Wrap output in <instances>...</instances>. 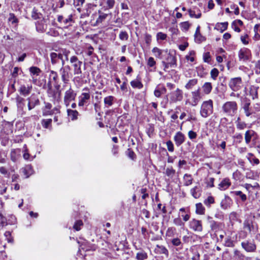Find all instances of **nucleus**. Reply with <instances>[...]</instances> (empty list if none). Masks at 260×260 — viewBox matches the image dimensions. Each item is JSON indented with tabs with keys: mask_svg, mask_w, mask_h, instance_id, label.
Here are the masks:
<instances>
[{
	"mask_svg": "<svg viewBox=\"0 0 260 260\" xmlns=\"http://www.w3.org/2000/svg\"><path fill=\"white\" fill-rule=\"evenodd\" d=\"M53 87L51 81H49L46 85V92L50 101L54 105L59 104L61 100L60 85L59 83L55 84Z\"/></svg>",
	"mask_w": 260,
	"mask_h": 260,
	"instance_id": "f257e3e1",
	"label": "nucleus"
},
{
	"mask_svg": "<svg viewBox=\"0 0 260 260\" xmlns=\"http://www.w3.org/2000/svg\"><path fill=\"white\" fill-rule=\"evenodd\" d=\"M213 112V102L212 100L204 101L201 105L200 114L203 118H207Z\"/></svg>",
	"mask_w": 260,
	"mask_h": 260,
	"instance_id": "f03ea898",
	"label": "nucleus"
},
{
	"mask_svg": "<svg viewBox=\"0 0 260 260\" xmlns=\"http://www.w3.org/2000/svg\"><path fill=\"white\" fill-rule=\"evenodd\" d=\"M222 110L226 115L233 116L237 112V103L235 101L226 102L222 105Z\"/></svg>",
	"mask_w": 260,
	"mask_h": 260,
	"instance_id": "7ed1b4c3",
	"label": "nucleus"
},
{
	"mask_svg": "<svg viewBox=\"0 0 260 260\" xmlns=\"http://www.w3.org/2000/svg\"><path fill=\"white\" fill-rule=\"evenodd\" d=\"M258 138L257 133L252 129L247 130L244 134L245 141L247 145H249L252 142V144L255 145Z\"/></svg>",
	"mask_w": 260,
	"mask_h": 260,
	"instance_id": "20e7f679",
	"label": "nucleus"
},
{
	"mask_svg": "<svg viewBox=\"0 0 260 260\" xmlns=\"http://www.w3.org/2000/svg\"><path fill=\"white\" fill-rule=\"evenodd\" d=\"M203 96V94L199 87L197 89L191 92V100L189 102V105L192 106H197Z\"/></svg>",
	"mask_w": 260,
	"mask_h": 260,
	"instance_id": "39448f33",
	"label": "nucleus"
},
{
	"mask_svg": "<svg viewBox=\"0 0 260 260\" xmlns=\"http://www.w3.org/2000/svg\"><path fill=\"white\" fill-rule=\"evenodd\" d=\"M71 68L69 66L67 65L64 67H62L59 70V74L61 76V79L63 83V87L68 84L70 81V72Z\"/></svg>",
	"mask_w": 260,
	"mask_h": 260,
	"instance_id": "423d86ee",
	"label": "nucleus"
},
{
	"mask_svg": "<svg viewBox=\"0 0 260 260\" xmlns=\"http://www.w3.org/2000/svg\"><path fill=\"white\" fill-rule=\"evenodd\" d=\"M83 91L85 92H82L78 97V106L79 107H83L85 105H87L90 98L89 89L88 87L84 88Z\"/></svg>",
	"mask_w": 260,
	"mask_h": 260,
	"instance_id": "0eeeda50",
	"label": "nucleus"
},
{
	"mask_svg": "<svg viewBox=\"0 0 260 260\" xmlns=\"http://www.w3.org/2000/svg\"><path fill=\"white\" fill-rule=\"evenodd\" d=\"M242 247L248 252H254L256 249V245L253 239H248L241 243Z\"/></svg>",
	"mask_w": 260,
	"mask_h": 260,
	"instance_id": "6e6552de",
	"label": "nucleus"
},
{
	"mask_svg": "<svg viewBox=\"0 0 260 260\" xmlns=\"http://www.w3.org/2000/svg\"><path fill=\"white\" fill-rule=\"evenodd\" d=\"M241 108L244 110L246 117H249L255 113L251 106L250 100L247 98H245L243 100L241 104Z\"/></svg>",
	"mask_w": 260,
	"mask_h": 260,
	"instance_id": "1a4fd4ad",
	"label": "nucleus"
},
{
	"mask_svg": "<svg viewBox=\"0 0 260 260\" xmlns=\"http://www.w3.org/2000/svg\"><path fill=\"white\" fill-rule=\"evenodd\" d=\"M169 96L170 103H176L183 100V91L179 88H177L175 91L171 92Z\"/></svg>",
	"mask_w": 260,
	"mask_h": 260,
	"instance_id": "9d476101",
	"label": "nucleus"
},
{
	"mask_svg": "<svg viewBox=\"0 0 260 260\" xmlns=\"http://www.w3.org/2000/svg\"><path fill=\"white\" fill-rule=\"evenodd\" d=\"M251 51L248 48H241L238 52V57L240 61H247L251 59Z\"/></svg>",
	"mask_w": 260,
	"mask_h": 260,
	"instance_id": "9b49d317",
	"label": "nucleus"
},
{
	"mask_svg": "<svg viewBox=\"0 0 260 260\" xmlns=\"http://www.w3.org/2000/svg\"><path fill=\"white\" fill-rule=\"evenodd\" d=\"M70 60L74 68V75H81L82 74L81 67L82 62L79 60L78 58L76 56H72L70 58Z\"/></svg>",
	"mask_w": 260,
	"mask_h": 260,
	"instance_id": "f8f14e48",
	"label": "nucleus"
},
{
	"mask_svg": "<svg viewBox=\"0 0 260 260\" xmlns=\"http://www.w3.org/2000/svg\"><path fill=\"white\" fill-rule=\"evenodd\" d=\"M76 95V92L70 86L69 89L66 91L63 98L64 103L67 106L69 105L70 102L75 100Z\"/></svg>",
	"mask_w": 260,
	"mask_h": 260,
	"instance_id": "ddd939ff",
	"label": "nucleus"
},
{
	"mask_svg": "<svg viewBox=\"0 0 260 260\" xmlns=\"http://www.w3.org/2000/svg\"><path fill=\"white\" fill-rule=\"evenodd\" d=\"M253 218L254 216L252 217L251 215H247L243 222V228L249 234H250L254 230Z\"/></svg>",
	"mask_w": 260,
	"mask_h": 260,
	"instance_id": "4468645a",
	"label": "nucleus"
},
{
	"mask_svg": "<svg viewBox=\"0 0 260 260\" xmlns=\"http://www.w3.org/2000/svg\"><path fill=\"white\" fill-rule=\"evenodd\" d=\"M229 87L234 91H237L242 86V81L241 77H236L231 79L229 83Z\"/></svg>",
	"mask_w": 260,
	"mask_h": 260,
	"instance_id": "2eb2a0df",
	"label": "nucleus"
},
{
	"mask_svg": "<svg viewBox=\"0 0 260 260\" xmlns=\"http://www.w3.org/2000/svg\"><path fill=\"white\" fill-rule=\"evenodd\" d=\"M189 227L191 230L196 232H201L203 229L202 220L195 218L192 219L189 221Z\"/></svg>",
	"mask_w": 260,
	"mask_h": 260,
	"instance_id": "dca6fc26",
	"label": "nucleus"
},
{
	"mask_svg": "<svg viewBox=\"0 0 260 260\" xmlns=\"http://www.w3.org/2000/svg\"><path fill=\"white\" fill-rule=\"evenodd\" d=\"M50 20L48 18H43L42 19L38 21L36 23V29L38 32H45L48 27Z\"/></svg>",
	"mask_w": 260,
	"mask_h": 260,
	"instance_id": "f3484780",
	"label": "nucleus"
},
{
	"mask_svg": "<svg viewBox=\"0 0 260 260\" xmlns=\"http://www.w3.org/2000/svg\"><path fill=\"white\" fill-rule=\"evenodd\" d=\"M185 136L181 132H177L174 136V141L177 147L181 146L185 142Z\"/></svg>",
	"mask_w": 260,
	"mask_h": 260,
	"instance_id": "a211bd4d",
	"label": "nucleus"
},
{
	"mask_svg": "<svg viewBox=\"0 0 260 260\" xmlns=\"http://www.w3.org/2000/svg\"><path fill=\"white\" fill-rule=\"evenodd\" d=\"M78 243L80 244V249H82L85 251L95 250V246L85 240L82 242L79 241Z\"/></svg>",
	"mask_w": 260,
	"mask_h": 260,
	"instance_id": "6ab92c4d",
	"label": "nucleus"
},
{
	"mask_svg": "<svg viewBox=\"0 0 260 260\" xmlns=\"http://www.w3.org/2000/svg\"><path fill=\"white\" fill-rule=\"evenodd\" d=\"M207 221L210 224L211 230L213 231L217 232L221 226V223L215 221L211 216H208L207 217Z\"/></svg>",
	"mask_w": 260,
	"mask_h": 260,
	"instance_id": "aec40b11",
	"label": "nucleus"
},
{
	"mask_svg": "<svg viewBox=\"0 0 260 260\" xmlns=\"http://www.w3.org/2000/svg\"><path fill=\"white\" fill-rule=\"evenodd\" d=\"M165 52L167 53V56L166 58V62H168L172 68H175L177 66V59L175 56L171 53H168V50Z\"/></svg>",
	"mask_w": 260,
	"mask_h": 260,
	"instance_id": "412c9836",
	"label": "nucleus"
},
{
	"mask_svg": "<svg viewBox=\"0 0 260 260\" xmlns=\"http://www.w3.org/2000/svg\"><path fill=\"white\" fill-rule=\"evenodd\" d=\"M98 13L99 14V16L96 18L95 22L93 24V25L94 26H98L99 24L102 23L106 19L109 15V14L104 13L101 10H99ZM109 15H111V13L109 14Z\"/></svg>",
	"mask_w": 260,
	"mask_h": 260,
	"instance_id": "4be33fe9",
	"label": "nucleus"
},
{
	"mask_svg": "<svg viewBox=\"0 0 260 260\" xmlns=\"http://www.w3.org/2000/svg\"><path fill=\"white\" fill-rule=\"evenodd\" d=\"M231 185V182L229 178H224L218 184V188L220 190H225L227 189Z\"/></svg>",
	"mask_w": 260,
	"mask_h": 260,
	"instance_id": "5701e85b",
	"label": "nucleus"
},
{
	"mask_svg": "<svg viewBox=\"0 0 260 260\" xmlns=\"http://www.w3.org/2000/svg\"><path fill=\"white\" fill-rule=\"evenodd\" d=\"M27 100L28 101V109L29 110H31L40 104V100L37 98L31 97V98H27Z\"/></svg>",
	"mask_w": 260,
	"mask_h": 260,
	"instance_id": "b1692460",
	"label": "nucleus"
},
{
	"mask_svg": "<svg viewBox=\"0 0 260 260\" xmlns=\"http://www.w3.org/2000/svg\"><path fill=\"white\" fill-rule=\"evenodd\" d=\"M154 251L156 253L161 254H164L167 257H168L169 252L167 248L163 245H157L154 249Z\"/></svg>",
	"mask_w": 260,
	"mask_h": 260,
	"instance_id": "393cba45",
	"label": "nucleus"
},
{
	"mask_svg": "<svg viewBox=\"0 0 260 260\" xmlns=\"http://www.w3.org/2000/svg\"><path fill=\"white\" fill-rule=\"evenodd\" d=\"M232 203V200L231 198L226 195H225L224 198L221 201L220 207L223 209H226L230 207Z\"/></svg>",
	"mask_w": 260,
	"mask_h": 260,
	"instance_id": "a878e982",
	"label": "nucleus"
},
{
	"mask_svg": "<svg viewBox=\"0 0 260 260\" xmlns=\"http://www.w3.org/2000/svg\"><path fill=\"white\" fill-rule=\"evenodd\" d=\"M202 93L204 94L208 95L210 94L212 90V85L210 82H205L202 86Z\"/></svg>",
	"mask_w": 260,
	"mask_h": 260,
	"instance_id": "bb28decb",
	"label": "nucleus"
},
{
	"mask_svg": "<svg viewBox=\"0 0 260 260\" xmlns=\"http://www.w3.org/2000/svg\"><path fill=\"white\" fill-rule=\"evenodd\" d=\"M31 89V86L26 87L24 85H22L20 87L18 91L21 95L26 96L30 94Z\"/></svg>",
	"mask_w": 260,
	"mask_h": 260,
	"instance_id": "cd10ccee",
	"label": "nucleus"
},
{
	"mask_svg": "<svg viewBox=\"0 0 260 260\" xmlns=\"http://www.w3.org/2000/svg\"><path fill=\"white\" fill-rule=\"evenodd\" d=\"M236 128L239 131L244 130L247 127V124L244 121H242L240 117H238L235 121Z\"/></svg>",
	"mask_w": 260,
	"mask_h": 260,
	"instance_id": "c85d7f7f",
	"label": "nucleus"
},
{
	"mask_svg": "<svg viewBox=\"0 0 260 260\" xmlns=\"http://www.w3.org/2000/svg\"><path fill=\"white\" fill-rule=\"evenodd\" d=\"M192 196L196 199L199 198L202 194V188L200 186H196L190 190Z\"/></svg>",
	"mask_w": 260,
	"mask_h": 260,
	"instance_id": "c756f323",
	"label": "nucleus"
},
{
	"mask_svg": "<svg viewBox=\"0 0 260 260\" xmlns=\"http://www.w3.org/2000/svg\"><path fill=\"white\" fill-rule=\"evenodd\" d=\"M130 83L131 85L134 88L141 89L143 87V85L141 81V79L138 76L136 79L132 80Z\"/></svg>",
	"mask_w": 260,
	"mask_h": 260,
	"instance_id": "7c9ffc66",
	"label": "nucleus"
},
{
	"mask_svg": "<svg viewBox=\"0 0 260 260\" xmlns=\"http://www.w3.org/2000/svg\"><path fill=\"white\" fill-rule=\"evenodd\" d=\"M230 193L233 196H238L241 199L242 202H244L247 200V196L245 194L243 193L241 191L235 190L231 191Z\"/></svg>",
	"mask_w": 260,
	"mask_h": 260,
	"instance_id": "2f4dec72",
	"label": "nucleus"
},
{
	"mask_svg": "<svg viewBox=\"0 0 260 260\" xmlns=\"http://www.w3.org/2000/svg\"><path fill=\"white\" fill-rule=\"evenodd\" d=\"M247 158L250 162L253 165H257L259 164V159L257 158L252 153H248L247 155Z\"/></svg>",
	"mask_w": 260,
	"mask_h": 260,
	"instance_id": "473e14b6",
	"label": "nucleus"
},
{
	"mask_svg": "<svg viewBox=\"0 0 260 260\" xmlns=\"http://www.w3.org/2000/svg\"><path fill=\"white\" fill-rule=\"evenodd\" d=\"M115 98L112 95L106 96L104 98V102L105 107L108 108L113 104Z\"/></svg>",
	"mask_w": 260,
	"mask_h": 260,
	"instance_id": "72a5a7b5",
	"label": "nucleus"
},
{
	"mask_svg": "<svg viewBox=\"0 0 260 260\" xmlns=\"http://www.w3.org/2000/svg\"><path fill=\"white\" fill-rule=\"evenodd\" d=\"M198 79L194 78L190 79L185 84V88L187 90H190L198 84Z\"/></svg>",
	"mask_w": 260,
	"mask_h": 260,
	"instance_id": "f704fd0d",
	"label": "nucleus"
},
{
	"mask_svg": "<svg viewBox=\"0 0 260 260\" xmlns=\"http://www.w3.org/2000/svg\"><path fill=\"white\" fill-rule=\"evenodd\" d=\"M228 26V22H222V23H217L216 24L215 27V29H216L218 30H219L220 32H222L224 30H225Z\"/></svg>",
	"mask_w": 260,
	"mask_h": 260,
	"instance_id": "c9c22d12",
	"label": "nucleus"
},
{
	"mask_svg": "<svg viewBox=\"0 0 260 260\" xmlns=\"http://www.w3.org/2000/svg\"><path fill=\"white\" fill-rule=\"evenodd\" d=\"M259 89L258 87L252 86L250 88V95L252 97L253 100L256 99L258 98V92L257 90Z\"/></svg>",
	"mask_w": 260,
	"mask_h": 260,
	"instance_id": "e433bc0d",
	"label": "nucleus"
},
{
	"mask_svg": "<svg viewBox=\"0 0 260 260\" xmlns=\"http://www.w3.org/2000/svg\"><path fill=\"white\" fill-rule=\"evenodd\" d=\"M67 112L68 116L71 118L72 120L77 119L79 113L77 110L68 109Z\"/></svg>",
	"mask_w": 260,
	"mask_h": 260,
	"instance_id": "4c0bfd02",
	"label": "nucleus"
},
{
	"mask_svg": "<svg viewBox=\"0 0 260 260\" xmlns=\"http://www.w3.org/2000/svg\"><path fill=\"white\" fill-rule=\"evenodd\" d=\"M234 254L237 260H251V257L245 256L238 250H235Z\"/></svg>",
	"mask_w": 260,
	"mask_h": 260,
	"instance_id": "58836bf2",
	"label": "nucleus"
},
{
	"mask_svg": "<svg viewBox=\"0 0 260 260\" xmlns=\"http://www.w3.org/2000/svg\"><path fill=\"white\" fill-rule=\"evenodd\" d=\"M16 101L17 108L18 109H22L24 106V99L17 95L16 97Z\"/></svg>",
	"mask_w": 260,
	"mask_h": 260,
	"instance_id": "ea45409f",
	"label": "nucleus"
},
{
	"mask_svg": "<svg viewBox=\"0 0 260 260\" xmlns=\"http://www.w3.org/2000/svg\"><path fill=\"white\" fill-rule=\"evenodd\" d=\"M184 185L185 186H188L192 184L193 178L190 174H185L183 177Z\"/></svg>",
	"mask_w": 260,
	"mask_h": 260,
	"instance_id": "a19ab883",
	"label": "nucleus"
},
{
	"mask_svg": "<svg viewBox=\"0 0 260 260\" xmlns=\"http://www.w3.org/2000/svg\"><path fill=\"white\" fill-rule=\"evenodd\" d=\"M147 258V253L144 250H141L136 254V258L137 260H145Z\"/></svg>",
	"mask_w": 260,
	"mask_h": 260,
	"instance_id": "79ce46f5",
	"label": "nucleus"
},
{
	"mask_svg": "<svg viewBox=\"0 0 260 260\" xmlns=\"http://www.w3.org/2000/svg\"><path fill=\"white\" fill-rule=\"evenodd\" d=\"M115 4V0H107L105 2V4L103 7L105 11L112 9Z\"/></svg>",
	"mask_w": 260,
	"mask_h": 260,
	"instance_id": "37998d69",
	"label": "nucleus"
},
{
	"mask_svg": "<svg viewBox=\"0 0 260 260\" xmlns=\"http://www.w3.org/2000/svg\"><path fill=\"white\" fill-rule=\"evenodd\" d=\"M165 173L170 178H173L175 175L176 171L172 167H168L166 168Z\"/></svg>",
	"mask_w": 260,
	"mask_h": 260,
	"instance_id": "c03bdc74",
	"label": "nucleus"
},
{
	"mask_svg": "<svg viewBox=\"0 0 260 260\" xmlns=\"http://www.w3.org/2000/svg\"><path fill=\"white\" fill-rule=\"evenodd\" d=\"M72 15H70L67 18H63L62 24L66 27H68L72 25V24L74 22V20L72 18Z\"/></svg>",
	"mask_w": 260,
	"mask_h": 260,
	"instance_id": "a18cd8bd",
	"label": "nucleus"
},
{
	"mask_svg": "<svg viewBox=\"0 0 260 260\" xmlns=\"http://www.w3.org/2000/svg\"><path fill=\"white\" fill-rule=\"evenodd\" d=\"M51 79H52L53 81L54 82L55 84L58 83V76L57 73L53 70L50 71V74H49L50 80Z\"/></svg>",
	"mask_w": 260,
	"mask_h": 260,
	"instance_id": "49530a36",
	"label": "nucleus"
},
{
	"mask_svg": "<svg viewBox=\"0 0 260 260\" xmlns=\"http://www.w3.org/2000/svg\"><path fill=\"white\" fill-rule=\"evenodd\" d=\"M29 71L31 75L39 76L41 73V70L37 67H31L29 69Z\"/></svg>",
	"mask_w": 260,
	"mask_h": 260,
	"instance_id": "de8ad7c7",
	"label": "nucleus"
},
{
	"mask_svg": "<svg viewBox=\"0 0 260 260\" xmlns=\"http://www.w3.org/2000/svg\"><path fill=\"white\" fill-rule=\"evenodd\" d=\"M196 213L198 214L202 215L204 214L205 208L202 203H199L196 204Z\"/></svg>",
	"mask_w": 260,
	"mask_h": 260,
	"instance_id": "09e8293b",
	"label": "nucleus"
},
{
	"mask_svg": "<svg viewBox=\"0 0 260 260\" xmlns=\"http://www.w3.org/2000/svg\"><path fill=\"white\" fill-rule=\"evenodd\" d=\"M8 21L11 22L12 24H17L19 22L18 19L17 18L14 13H10L9 14Z\"/></svg>",
	"mask_w": 260,
	"mask_h": 260,
	"instance_id": "8fccbe9b",
	"label": "nucleus"
},
{
	"mask_svg": "<svg viewBox=\"0 0 260 260\" xmlns=\"http://www.w3.org/2000/svg\"><path fill=\"white\" fill-rule=\"evenodd\" d=\"M52 121L51 119H43L41 121V123L43 127L49 128L51 125Z\"/></svg>",
	"mask_w": 260,
	"mask_h": 260,
	"instance_id": "3c124183",
	"label": "nucleus"
},
{
	"mask_svg": "<svg viewBox=\"0 0 260 260\" xmlns=\"http://www.w3.org/2000/svg\"><path fill=\"white\" fill-rule=\"evenodd\" d=\"M51 61L52 64H55L59 62V60L58 59L57 55V53L52 52L50 54Z\"/></svg>",
	"mask_w": 260,
	"mask_h": 260,
	"instance_id": "603ef678",
	"label": "nucleus"
},
{
	"mask_svg": "<svg viewBox=\"0 0 260 260\" xmlns=\"http://www.w3.org/2000/svg\"><path fill=\"white\" fill-rule=\"evenodd\" d=\"M42 14L38 12V10L34 8L31 12V17L34 19H40L42 17Z\"/></svg>",
	"mask_w": 260,
	"mask_h": 260,
	"instance_id": "864d4df0",
	"label": "nucleus"
},
{
	"mask_svg": "<svg viewBox=\"0 0 260 260\" xmlns=\"http://www.w3.org/2000/svg\"><path fill=\"white\" fill-rule=\"evenodd\" d=\"M152 52L154 54L155 57L159 58H161V55L162 54V50L159 49L157 47H154L152 50Z\"/></svg>",
	"mask_w": 260,
	"mask_h": 260,
	"instance_id": "5fc2aeb1",
	"label": "nucleus"
},
{
	"mask_svg": "<svg viewBox=\"0 0 260 260\" xmlns=\"http://www.w3.org/2000/svg\"><path fill=\"white\" fill-rule=\"evenodd\" d=\"M83 223L81 220H77L73 226V229L77 231H78L81 230V227L83 226Z\"/></svg>",
	"mask_w": 260,
	"mask_h": 260,
	"instance_id": "6e6d98bb",
	"label": "nucleus"
},
{
	"mask_svg": "<svg viewBox=\"0 0 260 260\" xmlns=\"http://www.w3.org/2000/svg\"><path fill=\"white\" fill-rule=\"evenodd\" d=\"M204 204L207 207H210L211 204L214 203V199L212 196H209L207 199L204 201Z\"/></svg>",
	"mask_w": 260,
	"mask_h": 260,
	"instance_id": "4d7b16f0",
	"label": "nucleus"
},
{
	"mask_svg": "<svg viewBox=\"0 0 260 260\" xmlns=\"http://www.w3.org/2000/svg\"><path fill=\"white\" fill-rule=\"evenodd\" d=\"M194 40L196 42L198 43H201V42L205 41L206 38L203 37L200 33L197 35H194Z\"/></svg>",
	"mask_w": 260,
	"mask_h": 260,
	"instance_id": "13d9d810",
	"label": "nucleus"
},
{
	"mask_svg": "<svg viewBox=\"0 0 260 260\" xmlns=\"http://www.w3.org/2000/svg\"><path fill=\"white\" fill-rule=\"evenodd\" d=\"M119 37L122 41H126L128 38V35L126 31H121Z\"/></svg>",
	"mask_w": 260,
	"mask_h": 260,
	"instance_id": "bf43d9fd",
	"label": "nucleus"
},
{
	"mask_svg": "<svg viewBox=\"0 0 260 260\" xmlns=\"http://www.w3.org/2000/svg\"><path fill=\"white\" fill-rule=\"evenodd\" d=\"M219 74V71L216 68L212 69L210 72L211 77L213 80H216Z\"/></svg>",
	"mask_w": 260,
	"mask_h": 260,
	"instance_id": "052dcab7",
	"label": "nucleus"
},
{
	"mask_svg": "<svg viewBox=\"0 0 260 260\" xmlns=\"http://www.w3.org/2000/svg\"><path fill=\"white\" fill-rule=\"evenodd\" d=\"M166 145L168 150L169 152H172L174 151V146L173 142L171 140H168L167 141Z\"/></svg>",
	"mask_w": 260,
	"mask_h": 260,
	"instance_id": "680f3d73",
	"label": "nucleus"
},
{
	"mask_svg": "<svg viewBox=\"0 0 260 260\" xmlns=\"http://www.w3.org/2000/svg\"><path fill=\"white\" fill-rule=\"evenodd\" d=\"M171 243L175 246H182V243L178 238H174L171 240Z\"/></svg>",
	"mask_w": 260,
	"mask_h": 260,
	"instance_id": "e2e57ef3",
	"label": "nucleus"
},
{
	"mask_svg": "<svg viewBox=\"0 0 260 260\" xmlns=\"http://www.w3.org/2000/svg\"><path fill=\"white\" fill-rule=\"evenodd\" d=\"M17 151L19 152L20 150L19 149H12L11 151V153H10L11 159L13 161H15L17 159L16 155L17 154Z\"/></svg>",
	"mask_w": 260,
	"mask_h": 260,
	"instance_id": "0e129e2a",
	"label": "nucleus"
},
{
	"mask_svg": "<svg viewBox=\"0 0 260 260\" xmlns=\"http://www.w3.org/2000/svg\"><path fill=\"white\" fill-rule=\"evenodd\" d=\"M167 36L166 34H164L162 32H158L156 35V39L157 40H165L167 39Z\"/></svg>",
	"mask_w": 260,
	"mask_h": 260,
	"instance_id": "69168bd1",
	"label": "nucleus"
},
{
	"mask_svg": "<svg viewBox=\"0 0 260 260\" xmlns=\"http://www.w3.org/2000/svg\"><path fill=\"white\" fill-rule=\"evenodd\" d=\"M195 54L196 53L194 51H191L189 52V55H186L185 58L187 60H189L191 62H193L194 61V56Z\"/></svg>",
	"mask_w": 260,
	"mask_h": 260,
	"instance_id": "338daca9",
	"label": "nucleus"
},
{
	"mask_svg": "<svg viewBox=\"0 0 260 260\" xmlns=\"http://www.w3.org/2000/svg\"><path fill=\"white\" fill-rule=\"evenodd\" d=\"M190 25V24L188 21L183 22L180 24L181 29L185 31H187L189 29Z\"/></svg>",
	"mask_w": 260,
	"mask_h": 260,
	"instance_id": "774afa93",
	"label": "nucleus"
}]
</instances>
